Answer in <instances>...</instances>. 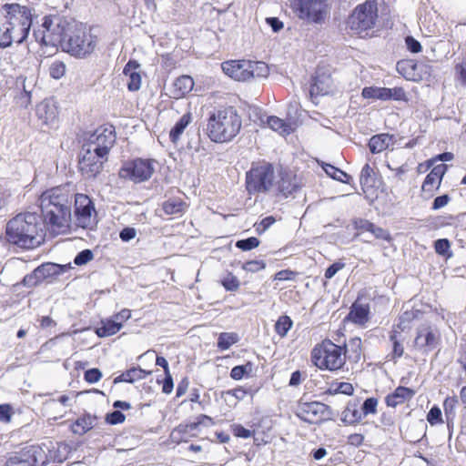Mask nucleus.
Listing matches in <instances>:
<instances>
[{
    "instance_id": "obj_1",
    "label": "nucleus",
    "mask_w": 466,
    "mask_h": 466,
    "mask_svg": "<svg viewBox=\"0 0 466 466\" xmlns=\"http://www.w3.org/2000/svg\"><path fill=\"white\" fill-rule=\"evenodd\" d=\"M32 24L30 10L19 4L0 6V47L20 44L27 37Z\"/></svg>"
},
{
    "instance_id": "obj_2",
    "label": "nucleus",
    "mask_w": 466,
    "mask_h": 466,
    "mask_svg": "<svg viewBox=\"0 0 466 466\" xmlns=\"http://www.w3.org/2000/svg\"><path fill=\"white\" fill-rule=\"evenodd\" d=\"M5 236L9 243L24 248L40 245L45 237L40 216L35 212L17 214L7 222Z\"/></svg>"
},
{
    "instance_id": "obj_3",
    "label": "nucleus",
    "mask_w": 466,
    "mask_h": 466,
    "mask_svg": "<svg viewBox=\"0 0 466 466\" xmlns=\"http://www.w3.org/2000/svg\"><path fill=\"white\" fill-rule=\"evenodd\" d=\"M241 126V116L234 106H221L209 115L207 135L216 143L229 142L239 133Z\"/></svg>"
},
{
    "instance_id": "obj_4",
    "label": "nucleus",
    "mask_w": 466,
    "mask_h": 466,
    "mask_svg": "<svg viewBox=\"0 0 466 466\" xmlns=\"http://www.w3.org/2000/svg\"><path fill=\"white\" fill-rule=\"evenodd\" d=\"M347 353L346 343L338 345L329 339H324L312 348L310 361L320 370L337 372L344 369Z\"/></svg>"
},
{
    "instance_id": "obj_5",
    "label": "nucleus",
    "mask_w": 466,
    "mask_h": 466,
    "mask_svg": "<svg viewBox=\"0 0 466 466\" xmlns=\"http://www.w3.org/2000/svg\"><path fill=\"white\" fill-rule=\"evenodd\" d=\"M98 42L97 35L92 33L90 26L82 23H73L62 49L76 58H85L91 55Z\"/></svg>"
},
{
    "instance_id": "obj_6",
    "label": "nucleus",
    "mask_w": 466,
    "mask_h": 466,
    "mask_svg": "<svg viewBox=\"0 0 466 466\" xmlns=\"http://www.w3.org/2000/svg\"><path fill=\"white\" fill-rule=\"evenodd\" d=\"M274 165L265 159L254 161L245 174V189L248 196L266 194L274 187Z\"/></svg>"
},
{
    "instance_id": "obj_7",
    "label": "nucleus",
    "mask_w": 466,
    "mask_h": 466,
    "mask_svg": "<svg viewBox=\"0 0 466 466\" xmlns=\"http://www.w3.org/2000/svg\"><path fill=\"white\" fill-rule=\"evenodd\" d=\"M71 25L65 16L57 13L45 15L35 31V39L45 46L62 47Z\"/></svg>"
},
{
    "instance_id": "obj_8",
    "label": "nucleus",
    "mask_w": 466,
    "mask_h": 466,
    "mask_svg": "<svg viewBox=\"0 0 466 466\" xmlns=\"http://www.w3.org/2000/svg\"><path fill=\"white\" fill-rule=\"evenodd\" d=\"M423 312L420 309L412 308L405 310L400 315L398 322L393 324L391 329L389 331V340L390 342V351L387 358L390 361L396 363L400 358L403 357L404 340L405 338L402 333L411 329L412 323L416 320L420 319Z\"/></svg>"
},
{
    "instance_id": "obj_9",
    "label": "nucleus",
    "mask_w": 466,
    "mask_h": 466,
    "mask_svg": "<svg viewBox=\"0 0 466 466\" xmlns=\"http://www.w3.org/2000/svg\"><path fill=\"white\" fill-rule=\"evenodd\" d=\"M379 18V7L377 0H366L359 4L350 14L346 24L356 35L368 34L374 28Z\"/></svg>"
},
{
    "instance_id": "obj_10",
    "label": "nucleus",
    "mask_w": 466,
    "mask_h": 466,
    "mask_svg": "<svg viewBox=\"0 0 466 466\" xmlns=\"http://www.w3.org/2000/svg\"><path fill=\"white\" fill-rule=\"evenodd\" d=\"M154 171L152 159L137 157L127 160L122 164L118 170V177L121 179L137 184L147 181Z\"/></svg>"
},
{
    "instance_id": "obj_11",
    "label": "nucleus",
    "mask_w": 466,
    "mask_h": 466,
    "mask_svg": "<svg viewBox=\"0 0 466 466\" xmlns=\"http://www.w3.org/2000/svg\"><path fill=\"white\" fill-rule=\"evenodd\" d=\"M295 415L309 424H321L332 419L333 410L323 402L300 400L297 404Z\"/></svg>"
},
{
    "instance_id": "obj_12",
    "label": "nucleus",
    "mask_w": 466,
    "mask_h": 466,
    "mask_svg": "<svg viewBox=\"0 0 466 466\" xmlns=\"http://www.w3.org/2000/svg\"><path fill=\"white\" fill-rule=\"evenodd\" d=\"M45 227L55 235L65 234L70 229V207L40 208Z\"/></svg>"
},
{
    "instance_id": "obj_13",
    "label": "nucleus",
    "mask_w": 466,
    "mask_h": 466,
    "mask_svg": "<svg viewBox=\"0 0 466 466\" xmlns=\"http://www.w3.org/2000/svg\"><path fill=\"white\" fill-rule=\"evenodd\" d=\"M328 0H295L294 11L302 20L322 24L329 15Z\"/></svg>"
},
{
    "instance_id": "obj_14",
    "label": "nucleus",
    "mask_w": 466,
    "mask_h": 466,
    "mask_svg": "<svg viewBox=\"0 0 466 466\" xmlns=\"http://www.w3.org/2000/svg\"><path fill=\"white\" fill-rule=\"evenodd\" d=\"M262 67H265L264 63L247 59L228 60L221 64L223 72L230 78L239 82L248 81L256 75L259 76L256 72Z\"/></svg>"
},
{
    "instance_id": "obj_15",
    "label": "nucleus",
    "mask_w": 466,
    "mask_h": 466,
    "mask_svg": "<svg viewBox=\"0 0 466 466\" xmlns=\"http://www.w3.org/2000/svg\"><path fill=\"white\" fill-rule=\"evenodd\" d=\"M441 330L431 324L421 325L417 328L413 340V348L416 351L428 354L441 345Z\"/></svg>"
},
{
    "instance_id": "obj_16",
    "label": "nucleus",
    "mask_w": 466,
    "mask_h": 466,
    "mask_svg": "<svg viewBox=\"0 0 466 466\" xmlns=\"http://www.w3.org/2000/svg\"><path fill=\"white\" fill-rule=\"evenodd\" d=\"M214 424L213 418L206 414H200L196 418L195 421L180 423L175 427L169 434L170 442L177 445L187 442L190 439L198 437L196 431L199 426H211Z\"/></svg>"
},
{
    "instance_id": "obj_17",
    "label": "nucleus",
    "mask_w": 466,
    "mask_h": 466,
    "mask_svg": "<svg viewBox=\"0 0 466 466\" xmlns=\"http://www.w3.org/2000/svg\"><path fill=\"white\" fill-rule=\"evenodd\" d=\"M274 186L276 197L288 198L298 193L302 188L303 183L296 172L288 167H280Z\"/></svg>"
},
{
    "instance_id": "obj_18",
    "label": "nucleus",
    "mask_w": 466,
    "mask_h": 466,
    "mask_svg": "<svg viewBox=\"0 0 466 466\" xmlns=\"http://www.w3.org/2000/svg\"><path fill=\"white\" fill-rule=\"evenodd\" d=\"M116 142V132L113 126L98 127L92 136L89 148L95 149L96 154L104 159H108V154Z\"/></svg>"
},
{
    "instance_id": "obj_19",
    "label": "nucleus",
    "mask_w": 466,
    "mask_h": 466,
    "mask_svg": "<svg viewBox=\"0 0 466 466\" xmlns=\"http://www.w3.org/2000/svg\"><path fill=\"white\" fill-rule=\"evenodd\" d=\"M75 216L78 225L83 228H87L94 223L96 211L92 199L87 195L76 194Z\"/></svg>"
},
{
    "instance_id": "obj_20",
    "label": "nucleus",
    "mask_w": 466,
    "mask_h": 466,
    "mask_svg": "<svg viewBox=\"0 0 466 466\" xmlns=\"http://www.w3.org/2000/svg\"><path fill=\"white\" fill-rule=\"evenodd\" d=\"M106 161L95 149L87 148L78 161V169L86 178H95L101 173Z\"/></svg>"
},
{
    "instance_id": "obj_21",
    "label": "nucleus",
    "mask_w": 466,
    "mask_h": 466,
    "mask_svg": "<svg viewBox=\"0 0 466 466\" xmlns=\"http://www.w3.org/2000/svg\"><path fill=\"white\" fill-rule=\"evenodd\" d=\"M70 191L67 186H57L42 192L40 208L70 207Z\"/></svg>"
},
{
    "instance_id": "obj_22",
    "label": "nucleus",
    "mask_w": 466,
    "mask_h": 466,
    "mask_svg": "<svg viewBox=\"0 0 466 466\" xmlns=\"http://www.w3.org/2000/svg\"><path fill=\"white\" fill-rule=\"evenodd\" d=\"M130 318V309H123L111 318L102 319L96 328L95 332L99 338L113 336L122 329L123 324Z\"/></svg>"
},
{
    "instance_id": "obj_23",
    "label": "nucleus",
    "mask_w": 466,
    "mask_h": 466,
    "mask_svg": "<svg viewBox=\"0 0 466 466\" xmlns=\"http://www.w3.org/2000/svg\"><path fill=\"white\" fill-rule=\"evenodd\" d=\"M360 184L367 198H377L378 190L381 184L375 169L370 164H365L360 171Z\"/></svg>"
},
{
    "instance_id": "obj_24",
    "label": "nucleus",
    "mask_w": 466,
    "mask_h": 466,
    "mask_svg": "<svg viewBox=\"0 0 466 466\" xmlns=\"http://www.w3.org/2000/svg\"><path fill=\"white\" fill-rule=\"evenodd\" d=\"M447 170L448 166L446 164L434 166L422 182L421 191L427 193L430 198L433 197L440 188L442 178Z\"/></svg>"
},
{
    "instance_id": "obj_25",
    "label": "nucleus",
    "mask_w": 466,
    "mask_h": 466,
    "mask_svg": "<svg viewBox=\"0 0 466 466\" xmlns=\"http://www.w3.org/2000/svg\"><path fill=\"white\" fill-rule=\"evenodd\" d=\"M415 394L416 390L411 388L398 386L392 392L385 397L384 401L387 407L394 409L410 401Z\"/></svg>"
},
{
    "instance_id": "obj_26",
    "label": "nucleus",
    "mask_w": 466,
    "mask_h": 466,
    "mask_svg": "<svg viewBox=\"0 0 466 466\" xmlns=\"http://www.w3.org/2000/svg\"><path fill=\"white\" fill-rule=\"evenodd\" d=\"M35 115L41 126L51 127L57 120L58 110L55 104L44 100L36 105Z\"/></svg>"
},
{
    "instance_id": "obj_27",
    "label": "nucleus",
    "mask_w": 466,
    "mask_h": 466,
    "mask_svg": "<svg viewBox=\"0 0 466 466\" xmlns=\"http://www.w3.org/2000/svg\"><path fill=\"white\" fill-rule=\"evenodd\" d=\"M35 449L33 446L25 447L10 456L4 466H37Z\"/></svg>"
},
{
    "instance_id": "obj_28",
    "label": "nucleus",
    "mask_w": 466,
    "mask_h": 466,
    "mask_svg": "<svg viewBox=\"0 0 466 466\" xmlns=\"http://www.w3.org/2000/svg\"><path fill=\"white\" fill-rule=\"evenodd\" d=\"M139 67V63L135 59H130L124 66L123 74L127 78V87L130 92H136L141 87L142 77Z\"/></svg>"
},
{
    "instance_id": "obj_29",
    "label": "nucleus",
    "mask_w": 466,
    "mask_h": 466,
    "mask_svg": "<svg viewBox=\"0 0 466 466\" xmlns=\"http://www.w3.org/2000/svg\"><path fill=\"white\" fill-rule=\"evenodd\" d=\"M370 319L369 304H360L358 301L352 303L345 320L352 322L355 325L364 327Z\"/></svg>"
},
{
    "instance_id": "obj_30",
    "label": "nucleus",
    "mask_w": 466,
    "mask_h": 466,
    "mask_svg": "<svg viewBox=\"0 0 466 466\" xmlns=\"http://www.w3.org/2000/svg\"><path fill=\"white\" fill-rule=\"evenodd\" d=\"M68 267V265L46 262L35 268V275H38V279L43 282L46 279H56L64 273Z\"/></svg>"
},
{
    "instance_id": "obj_31",
    "label": "nucleus",
    "mask_w": 466,
    "mask_h": 466,
    "mask_svg": "<svg viewBox=\"0 0 466 466\" xmlns=\"http://www.w3.org/2000/svg\"><path fill=\"white\" fill-rule=\"evenodd\" d=\"M188 207L189 205L179 197L169 198L161 204V209L167 216L181 217L187 212Z\"/></svg>"
},
{
    "instance_id": "obj_32",
    "label": "nucleus",
    "mask_w": 466,
    "mask_h": 466,
    "mask_svg": "<svg viewBox=\"0 0 466 466\" xmlns=\"http://www.w3.org/2000/svg\"><path fill=\"white\" fill-rule=\"evenodd\" d=\"M194 80L190 76L183 75L176 78L171 87V96L180 99L189 94L194 87Z\"/></svg>"
},
{
    "instance_id": "obj_33",
    "label": "nucleus",
    "mask_w": 466,
    "mask_h": 466,
    "mask_svg": "<svg viewBox=\"0 0 466 466\" xmlns=\"http://www.w3.org/2000/svg\"><path fill=\"white\" fill-rule=\"evenodd\" d=\"M396 69L400 75L410 81H418L420 76L418 72V63L414 59H402L398 61Z\"/></svg>"
},
{
    "instance_id": "obj_34",
    "label": "nucleus",
    "mask_w": 466,
    "mask_h": 466,
    "mask_svg": "<svg viewBox=\"0 0 466 466\" xmlns=\"http://www.w3.org/2000/svg\"><path fill=\"white\" fill-rule=\"evenodd\" d=\"M152 373L151 370H146L140 367H132L119 376L114 379V383L127 382L134 383L135 381L146 379Z\"/></svg>"
},
{
    "instance_id": "obj_35",
    "label": "nucleus",
    "mask_w": 466,
    "mask_h": 466,
    "mask_svg": "<svg viewBox=\"0 0 466 466\" xmlns=\"http://www.w3.org/2000/svg\"><path fill=\"white\" fill-rule=\"evenodd\" d=\"M363 416L356 402L349 401L341 412L340 420L345 425L359 424Z\"/></svg>"
},
{
    "instance_id": "obj_36",
    "label": "nucleus",
    "mask_w": 466,
    "mask_h": 466,
    "mask_svg": "<svg viewBox=\"0 0 466 466\" xmlns=\"http://www.w3.org/2000/svg\"><path fill=\"white\" fill-rule=\"evenodd\" d=\"M97 418L90 414H84L77 418L70 426L73 433L84 435L96 424Z\"/></svg>"
},
{
    "instance_id": "obj_37",
    "label": "nucleus",
    "mask_w": 466,
    "mask_h": 466,
    "mask_svg": "<svg viewBox=\"0 0 466 466\" xmlns=\"http://www.w3.org/2000/svg\"><path fill=\"white\" fill-rule=\"evenodd\" d=\"M354 391V386L350 382L333 380L330 382H328L324 394L328 396H334L338 394L352 396Z\"/></svg>"
},
{
    "instance_id": "obj_38",
    "label": "nucleus",
    "mask_w": 466,
    "mask_h": 466,
    "mask_svg": "<svg viewBox=\"0 0 466 466\" xmlns=\"http://www.w3.org/2000/svg\"><path fill=\"white\" fill-rule=\"evenodd\" d=\"M393 136L381 133L372 136L369 140V148L372 154H378L386 150L392 142Z\"/></svg>"
},
{
    "instance_id": "obj_39",
    "label": "nucleus",
    "mask_w": 466,
    "mask_h": 466,
    "mask_svg": "<svg viewBox=\"0 0 466 466\" xmlns=\"http://www.w3.org/2000/svg\"><path fill=\"white\" fill-rule=\"evenodd\" d=\"M192 113L187 111L174 125L169 131V139L176 144L180 140L181 135L184 133L187 126L192 122Z\"/></svg>"
},
{
    "instance_id": "obj_40",
    "label": "nucleus",
    "mask_w": 466,
    "mask_h": 466,
    "mask_svg": "<svg viewBox=\"0 0 466 466\" xmlns=\"http://www.w3.org/2000/svg\"><path fill=\"white\" fill-rule=\"evenodd\" d=\"M268 125L272 130L281 135H289L293 131L289 123L275 116L268 117Z\"/></svg>"
},
{
    "instance_id": "obj_41",
    "label": "nucleus",
    "mask_w": 466,
    "mask_h": 466,
    "mask_svg": "<svg viewBox=\"0 0 466 466\" xmlns=\"http://www.w3.org/2000/svg\"><path fill=\"white\" fill-rule=\"evenodd\" d=\"M292 326L293 320L288 315H282L277 319L274 325V330L281 339H283L287 336Z\"/></svg>"
},
{
    "instance_id": "obj_42",
    "label": "nucleus",
    "mask_w": 466,
    "mask_h": 466,
    "mask_svg": "<svg viewBox=\"0 0 466 466\" xmlns=\"http://www.w3.org/2000/svg\"><path fill=\"white\" fill-rule=\"evenodd\" d=\"M226 291L236 292L240 288V281L231 271H227L219 280Z\"/></svg>"
},
{
    "instance_id": "obj_43",
    "label": "nucleus",
    "mask_w": 466,
    "mask_h": 466,
    "mask_svg": "<svg viewBox=\"0 0 466 466\" xmlns=\"http://www.w3.org/2000/svg\"><path fill=\"white\" fill-rule=\"evenodd\" d=\"M238 341V335L235 332H221L218 335L217 346L220 350H226Z\"/></svg>"
},
{
    "instance_id": "obj_44",
    "label": "nucleus",
    "mask_w": 466,
    "mask_h": 466,
    "mask_svg": "<svg viewBox=\"0 0 466 466\" xmlns=\"http://www.w3.org/2000/svg\"><path fill=\"white\" fill-rule=\"evenodd\" d=\"M387 87L366 86L362 89L361 95L364 98H372L386 101Z\"/></svg>"
},
{
    "instance_id": "obj_45",
    "label": "nucleus",
    "mask_w": 466,
    "mask_h": 466,
    "mask_svg": "<svg viewBox=\"0 0 466 466\" xmlns=\"http://www.w3.org/2000/svg\"><path fill=\"white\" fill-rule=\"evenodd\" d=\"M435 252L441 256L450 258L452 256L451 243L447 238H440L434 242Z\"/></svg>"
},
{
    "instance_id": "obj_46",
    "label": "nucleus",
    "mask_w": 466,
    "mask_h": 466,
    "mask_svg": "<svg viewBox=\"0 0 466 466\" xmlns=\"http://www.w3.org/2000/svg\"><path fill=\"white\" fill-rule=\"evenodd\" d=\"M387 100H395V101H408L407 94L403 87L396 86L393 88H388L386 92V101Z\"/></svg>"
},
{
    "instance_id": "obj_47",
    "label": "nucleus",
    "mask_w": 466,
    "mask_h": 466,
    "mask_svg": "<svg viewBox=\"0 0 466 466\" xmlns=\"http://www.w3.org/2000/svg\"><path fill=\"white\" fill-rule=\"evenodd\" d=\"M66 71V64L60 60L54 61L49 66V75L54 79L62 78Z\"/></svg>"
},
{
    "instance_id": "obj_48",
    "label": "nucleus",
    "mask_w": 466,
    "mask_h": 466,
    "mask_svg": "<svg viewBox=\"0 0 466 466\" xmlns=\"http://www.w3.org/2000/svg\"><path fill=\"white\" fill-rule=\"evenodd\" d=\"M251 370V362H247L245 365H238L231 369L230 377L235 380H240L246 374H248Z\"/></svg>"
},
{
    "instance_id": "obj_49",
    "label": "nucleus",
    "mask_w": 466,
    "mask_h": 466,
    "mask_svg": "<svg viewBox=\"0 0 466 466\" xmlns=\"http://www.w3.org/2000/svg\"><path fill=\"white\" fill-rule=\"evenodd\" d=\"M260 241L256 237H250L245 239H240L236 242V247L243 251H248L258 248Z\"/></svg>"
},
{
    "instance_id": "obj_50",
    "label": "nucleus",
    "mask_w": 466,
    "mask_h": 466,
    "mask_svg": "<svg viewBox=\"0 0 466 466\" xmlns=\"http://www.w3.org/2000/svg\"><path fill=\"white\" fill-rule=\"evenodd\" d=\"M378 399L374 397L368 398L364 400L362 407H361V413L362 416H367L369 414H376L378 410Z\"/></svg>"
},
{
    "instance_id": "obj_51",
    "label": "nucleus",
    "mask_w": 466,
    "mask_h": 466,
    "mask_svg": "<svg viewBox=\"0 0 466 466\" xmlns=\"http://www.w3.org/2000/svg\"><path fill=\"white\" fill-rule=\"evenodd\" d=\"M266 263L263 260H248L242 265V269L247 272L256 273L265 269Z\"/></svg>"
},
{
    "instance_id": "obj_52",
    "label": "nucleus",
    "mask_w": 466,
    "mask_h": 466,
    "mask_svg": "<svg viewBox=\"0 0 466 466\" xmlns=\"http://www.w3.org/2000/svg\"><path fill=\"white\" fill-rule=\"evenodd\" d=\"M427 420L431 426L443 422L441 410L438 406L431 407L427 414Z\"/></svg>"
},
{
    "instance_id": "obj_53",
    "label": "nucleus",
    "mask_w": 466,
    "mask_h": 466,
    "mask_svg": "<svg viewBox=\"0 0 466 466\" xmlns=\"http://www.w3.org/2000/svg\"><path fill=\"white\" fill-rule=\"evenodd\" d=\"M455 77L463 86H466V59L454 66Z\"/></svg>"
},
{
    "instance_id": "obj_54",
    "label": "nucleus",
    "mask_w": 466,
    "mask_h": 466,
    "mask_svg": "<svg viewBox=\"0 0 466 466\" xmlns=\"http://www.w3.org/2000/svg\"><path fill=\"white\" fill-rule=\"evenodd\" d=\"M14 410L8 403L0 404V421L3 423H9L14 415Z\"/></svg>"
},
{
    "instance_id": "obj_55",
    "label": "nucleus",
    "mask_w": 466,
    "mask_h": 466,
    "mask_svg": "<svg viewBox=\"0 0 466 466\" xmlns=\"http://www.w3.org/2000/svg\"><path fill=\"white\" fill-rule=\"evenodd\" d=\"M249 393L248 390L242 386H238L234 389L228 390L222 392V395H230L238 401L242 400Z\"/></svg>"
},
{
    "instance_id": "obj_56",
    "label": "nucleus",
    "mask_w": 466,
    "mask_h": 466,
    "mask_svg": "<svg viewBox=\"0 0 466 466\" xmlns=\"http://www.w3.org/2000/svg\"><path fill=\"white\" fill-rule=\"evenodd\" d=\"M102 378V372L97 368L86 370L84 380L90 384L98 382Z\"/></svg>"
},
{
    "instance_id": "obj_57",
    "label": "nucleus",
    "mask_w": 466,
    "mask_h": 466,
    "mask_svg": "<svg viewBox=\"0 0 466 466\" xmlns=\"http://www.w3.org/2000/svg\"><path fill=\"white\" fill-rule=\"evenodd\" d=\"M94 256L91 250L84 249L79 252L74 258V263L77 266H82L93 259Z\"/></svg>"
},
{
    "instance_id": "obj_58",
    "label": "nucleus",
    "mask_w": 466,
    "mask_h": 466,
    "mask_svg": "<svg viewBox=\"0 0 466 466\" xmlns=\"http://www.w3.org/2000/svg\"><path fill=\"white\" fill-rule=\"evenodd\" d=\"M125 420L126 416L120 410H114L106 416V421L111 425L123 423Z\"/></svg>"
},
{
    "instance_id": "obj_59",
    "label": "nucleus",
    "mask_w": 466,
    "mask_h": 466,
    "mask_svg": "<svg viewBox=\"0 0 466 466\" xmlns=\"http://www.w3.org/2000/svg\"><path fill=\"white\" fill-rule=\"evenodd\" d=\"M298 272L291 270V269H282L275 273L273 276L274 280H293L297 277Z\"/></svg>"
},
{
    "instance_id": "obj_60",
    "label": "nucleus",
    "mask_w": 466,
    "mask_h": 466,
    "mask_svg": "<svg viewBox=\"0 0 466 466\" xmlns=\"http://www.w3.org/2000/svg\"><path fill=\"white\" fill-rule=\"evenodd\" d=\"M158 384H162V392L165 394H170L174 388V382L171 373L165 374L164 380H157Z\"/></svg>"
},
{
    "instance_id": "obj_61",
    "label": "nucleus",
    "mask_w": 466,
    "mask_h": 466,
    "mask_svg": "<svg viewBox=\"0 0 466 466\" xmlns=\"http://www.w3.org/2000/svg\"><path fill=\"white\" fill-rule=\"evenodd\" d=\"M276 222V218L273 216H268L264 218L259 223L255 224L256 231L258 234L265 232L269 227Z\"/></svg>"
},
{
    "instance_id": "obj_62",
    "label": "nucleus",
    "mask_w": 466,
    "mask_h": 466,
    "mask_svg": "<svg viewBox=\"0 0 466 466\" xmlns=\"http://www.w3.org/2000/svg\"><path fill=\"white\" fill-rule=\"evenodd\" d=\"M345 263L341 260L336 261L331 264L325 271L324 277L326 279H330L337 272L345 268Z\"/></svg>"
},
{
    "instance_id": "obj_63",
    "label": "nucleus",
    "mask_w": 466,
    "mask_h": 466,
    "mask_svg": "<svg viewBox=\"0 0 466 466\" xmlns=\"http://www.w3.org/2000/svg\"><path fill=\"white\" fill-rule=\"evenodd\" d=\"M231 431H232L233 435L238 437V438L248 439V438H250L252 436V431L248 430V429H246L241 424H234V425H232Z\"/></svg>"
},
{
    "instance_id": "obj_64",
    "label": "nucleus",
    "mask_w": 466,
    "mask_h": 466,
    "mask_svg": "<svg viewBox=\"0 0 466 466\" xmlns=\"http://www.w3.org/2000/svg\"><path fill=\"white\" fill-rule=\"evenodd\" d=\"M405 44L408 50L411 53L417 54L422 50L420 43L411 35H409L405 38Z\"/></svg>"
}]
</instances>
